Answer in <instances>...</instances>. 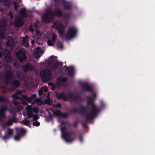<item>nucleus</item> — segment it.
<instances>
[{
    "label": "nucleus",
    "instance_id": "11",
    "mask_svg": "<svg viewBox=\"0 0 155 155\" xmlns=\"http://www.w3.org/2000/svg\"><path fill=\"white\" fill-rule=\"evenodd\" d=\"M77 29L74 27L70 28L67 33V36L72 38L75 36L77 33Z\"/></svg>",
    "mask_w": 155,
    "mask_h": 155
},
{
    "label": "nucleus",
    "instance_id": "19",
    "mask_svg": "<svg viewBox=\"0 0 155 155\" xmlns=\"http://www.w3.org/2000/svg\"><path fill=\"white\" fill-rule=\"evenodd\" d=\"M23 68L24 71L27 70H31L33 69L34 67L32 65L30 64L25 65L23 67Z\"/></svg>",
    "mask_w": 155,
    "mask_h": 155
},
{
    "label": "nucleus",
    "instance_id": "20",
    "mask_svg": "<svg viewBox=\"0 0 155 155\" xmlns=\"http://www.w3.org/2000/svg\"><path fill=\"white\" fill-rule=\"evenodd\" d=\"M54 114L57 116H61L62 117L65 118L67 117V115L65 113L62 114L61 113L59 110L54 111Z\"/></svg>",
    "mask_w": 155,
    "mask_h": 155
},
{
    "label": "nucleus",
    "instance_id": "59",
    "mask_svg": "<svg viewBox=\"0 0 155 155\" xmlns=\"http://www.w3.org/2000/svg\"><path fill=\"white\" fill-rule=\"evenodd\" d=\"M10 17L11 18H12L13 17L11 15H10Z\"/></svg>",
    "mask_w": 155,
    "mask_h": 155
},
{
    "label": "nucleus",
    "instance_id": "13",
    "mask_svg": "<svg viewBox=\"0 0 155 155\" xmlns=\"http://www.w3.org/2000/svg\"><path fill=\"white\" fill-rule=\"evenodd\" d=\"M5 60L8 62H10L12 60V58L10 52L7 49L4 51Z\"/></svg>",
    "mask_w": 155,
    "mask_h": 155
},
{
    "label": "nucleus",
    "instance_id": "60",
    "mask_svg": "<svg viewBox=\"0 0 155 155\" xmlns=\"http://www.w3.org/2000/svg\"><path fill=\"white\" fill-rule=\"evenodd\" d=\"M14 90V89H10V91H12V90Z\"/></svg>",
    "mask_w": 155,
    "mask_h": 155
},
{
    "label": "nucleus",
    "instance_id": "52",
    "mask_svg": "<svg viewBox=\"0 0 155 155\" xmlns=\"http://www.w3.org/2000/svg\"><path fill=\"white\" fill-rule=\"evenodd\" d=\"M96 96H97V95L96 94H93V97H94V98H96Z\"/></svg>",
    "mask_w": 155,
    "mask_h": 155
},
{
    "label": "nucleus",
    "instance_id": "63",
    "mask_svg": "<svg viewBox=\"0 0 155 155\" xmlns=\"http://www.w3.org/2000/svg\"><path fill=\"white\" fill-rule=\"evenodd\" d=\"M1 20H0V23H1Z\"/></svg>",
    "mask_w": 155,
    "mask_h": 155
},
{
    "label": "nucleus",
    "instance_id": "6",
    "mask_svg": "<svg viewBox=\"0 0 155 155\" xmlns=\"http://www.w3.org/2000/svg\"><path fill=\"white\" fill-rule=\"evenodd\" d=\"M17 57L21 62L26 59L25 50L21 48L16 53Z\"/></svg>",
    "mask_w": 155,
    "mask_h": 155
},
{
    "label": "nucleus",
    "instance_id": "5",
    "mask_svg": "<svg viewBox=\"0 0 155 155\" xmlns=\"http://www.w3.org/2000/svg\"><path fill=\"white\" fill-rule=\"evenodd\" d=\"M41 76L42 79L45 81H49L51 77L50 71L48 69H44L41 72Z\"/></svg>",
    "mask_w": 155,
    "mask_h": 155
},
{
    "label": "nucleus",
    "instance_id": "23",
    "mask_svg": "<svg viewBox=\"0 0 155 155\" xmlns=\"http://www.w3.org/2000/svg\"><path fill=\"white\" fill-rule=\"evenodd\" d=\"M31 103L32 104H36L38 105H40L42 104V102L40 99L36 98L35 100V101H33L32 103Z\"/></svg>",
    "mask_w": 155,
    "mask_h": 155
},
{
    "label": "nucleus",
    "instance_id": "57",
    "mask_svg": "<svg viewBox=\"0 0 155 155\" xmlns=\"http://www.w3.org/2000/svg\"><path fill=\"white\" fill-rule=\"evenodd\" d=\"M2 126H3V128H4V129H5V127L4 126V125H2Z\"/></svg>",
    "mask_w": 155,
    "mask_h": 155
},
{
    "label": "nucleus",
    "instance_id": "16",
    "mask_svg": "<svg viewBox=\"0 0 155 155\" xmlns=\"http://www.w3.org/2000/svg\"><path fill=\"white\" fill-rule=\"evenodd\" d=\"M67 80V78L65 77H59L57 81V84L58 86H60Z\"/></svg>",
    "mask_w": 155,
    "mask_h": 155
},
{
    "label": "nucleus",
    "instance_id": "7",
    "mask_svg": "<svg viewBox=\"0 0 155 155\" xmlns=\"http://www.w3.org/2000/svg\"><path fill=\"white\" fill-rule=\"evenodd\" d=\"M15 130L18 134L17 135L14 136V138L15 140H19L21 136L23 135L27 131L25 129L22 128L19 129V132L18 131V128H16Z\"/></svg>",
    "mask_w": 155,
    "mask_h": 155
},
{
    "label": "nucleus",
    "instance_id": "18",
    "mask_svg": "<svg viewBox=\"0 0 155 155\" xmlns=\"http://www.w3.org/2000/svg\"><path fill=\"white\" fill-rule=\"evenodd\" d=\"M48 66L52 70H55L57 66L56 62L54 61H50Z\"/></svg>",
    "mask_w": 155,
    "mask_h": 155
},
{
    "label": "nucleus",
    "instance_id": "43",
    "mask_svg": "<svg viewBox=\"0 0 155 155\" xmlns=\"http://www.w3.org/2000/svg\"><path fill=\"white\" fill-rule=\"evenodd\" d=\"M4 100V97L2 96L0 97V101H2Z\"/></svg>",
    "mask_w": 155,
    "mask_h": 155
},
{
    "label": "nucleus",
    "instance_id": "34",
    "mask_svg": "<svg viewBox=\"0 0 155 155\" xmlns=\"http://www.w3.org/2000/svg\"><path fill=\"white\" fill-rule=\"evenodd\" d=\"M33 124L34 126H38L39 125L40 123L38 121H35L33 123Z\"/></svg>",
    "mask_w": 155,
    "mask_h": 155
},
{
    "label": "nucleus",
    "instance_id": "2",
    "mask_svg": "<svg viewBox=\"0 0 155 155\" xmlns=\"http://www.w3.org/2000/svg\"><path fill=\"white\" fill-rule=\"evenodd\" d=\"M22 92L20 91H17L13 95V97L14 99V101L13 103L15 105H17L21 103L23 104L27 105V103L25 101V99L23 98L22 96L21 97H19V96L21 95Z\"/></svg>",
    "mask_w": 155,
    "mask_h": 155
},
{
    "label": "nucleus",
    "instance_id": "9",
    "mask_svg": "<svg viewBox=\"0 0 155 155\" xmlns=\"http://www.w3.org/2000/svg\"><path fill=\"white\" fill-rule=\"evenodd\" d=\"M43 51L40 48L37 47L34 50L33 54L34 57L36 58H39L42 55Z\"/></svg>",
    "mask_w": 155,
    "mask_h": 155
},
{
    "label": "nucleus",
    "instance_id": "61",
    "mask_svg": "<svg viewBox=\"0 0 155 155\" xmlns=\"http://www.w3.org/2000/svg\"><path fill=\"white\" fill-rule=\"evenodd\" d=\"M83 108L84 110H85V108L84 107H83Z\"/></svg>",
    "mask_w": 155,
    "mask_h": 155
},
{
    "label": "nucleus",
    "instance_id": "42",
    "mask_svg": "<svg viewBox=\"0 0 155 155\" xmlns=\"http://www.w3.org/2000/svg\"><path fill=\"white\" fill-rule=\"evenodd\" d=\"M61 104H58L55 105H54V106L56 107H61Z\"/></svg>",
    "mask_w": 155,
    "mask_h": 155
},
{
    "label": "nucleus",
    "instance_id": "21",
    "mask_svg": "<svg viewBox=\"0 0 155 155\" xmlns=\"http://www.w3.org/2000/svg\"><path fill=\"white\" fill-rule=\"evenodd\" d=\"M83 87L86 91H92V89L91 87L87 84H84Z\"/></svg>",
    "mask_w": 155,
    "mask_h": 155
},
{
    "label": "nucleus",
    "instance_id": "53",
    "mask_svg": "<svg viewBox=\"0 0 155 155\" xmlns=\"http://www.w3.org/2000/svg\"><path fill=\"white\" fill-rule=\"evenodd\" d=\"M2 53L0 51V57H1L2 56Z\"/></svg>",
    "mask_w": 155,
    "mask_h": 155
},
{
    "label": "nucleus",
    "instance_id": "15",
    "mask_svg": "<svg viewBox=\"0 0 155 155\" xmlns=\"http://www.w3.org/2000/svg\"><path fill=\"white\" fill-rule=\"evenodd\" d=\"M15 44L14 39H10L6 43L7 47L11 49H12L14 48Z\"/></svg>",
    "mask_w": 155,
    "mask_h": 155
},
{
    "label": "nucleus",
    "instance_id": "48",
    "mask_svg": "<svg viewBox=\"0 0 155 155\" xmlns=\"http://www.w3.org/2000/svg\"><path fill=\"white\" fill-rule=\"evenodd\" d=\"M50 93L49 92L48 93L47 96V98H50L49 97H50Z\"/></svg>",
    "mask_w": 155,
    "mask_h": 155
},
{
    "label": "nucleus",
    "instance_id": "64",
    "mask_svg": "<svg viewBox=\"0 0 155 155\" xmlns=\"http://www.w3.org/2000/svg\"><path fill=\"white\" fill-rule=\"evenodd\" d=\"M22 39H25V38H22Z\"/></svg>",
    "mask_w": 155,
    "mask_h": 155
},
{
    "label": "nucleus",
    "instance_id": "56",
    "mask_svg": "<svg viewBox=\"0 0 155 155\" xmlns=\"http://www.w3.org/2000/svg\"><path fill=\"white\" fill-rule=\"evenodd\" d=\"M5 22H4L3 23V26H5Z\"/></svg>",
    "mask_w": 155,
    "mask_h": 155
},
{
    "label": "nucleus",
    "instance_id": "36",
    "mask_svg": "<svg viewBox=\"0 0 155 155\" xmlns=\"http://www.w3.org/2000/svg\"><path fill=\"white\" fill-rule=\"evenodd\" d=\"M9 137L8 135H5L3 137V139L4 140H6Z\"/></svg>",
    "mask_w": 155,
    "mask_h": 155
},
{
    "label": "nucleus",
    "instance_id": "1",
    "mask_svg": "<svg viewBox=\"0 0 155 155\" xmlns=\"http://www.w3.org/2000/svg\"><path fill=\"white\" fill-rule=\"evenodd\" d=\"M87 104L90 105L91 110L87 112L85 114V116L87 120H91L95 117L97 115L98 110L96 106L92 102L91 99L90 98L88 100Z\"/></svg>",
    "mask_w": 155,
    "mask_h": 155
},
{
    "label": "nucleus",
    "instance_id": "30",
    "mask_svg": "<svg viewBox=\"0 0 155 155\" xmlns=\"http://www.w3.org/2000/svg\"><path fill=\"white\" fill-rule=\"evenodd\" d=\"M8 135H11L13 134V131L12 130L10 129H8L7 130Z\"/></svg>",
    "mask_w": 155,
    "mask_h": 155
},
{
    "label": "nucleus",
    "instance_id": "26",
    "mask_svg": "<svg viewBox=\"0 0 155 155\" xmlns=\"http://www.w3.org/2000/svg\"><path fill=\"white\" fill-rule=\"evenodd\" d=\"M21 123L27 126H28V124L29 123V121L26 119L21 121Z\"/></svg>",
    "mask_w": 155,
    "mask_h": 155
},
{
    "label": "nucleus",
    "instance_id": "22",
    "mask_svg": "<svg viewBox=\"0 0 155 155\" xmlns=\"http://www.w3.org/2000/svg\"><path fill=\"white\" fill-rule=\"evenodd\" d=\"M11 84L16 88L19 86L20 83L18 80H14L11 82Z\"/></svg>",
    "mask_w": 155,
    "mask_h": 155
},
{
    "label": "nucleus",
    "instance_id": "55",
    "mask_svg": "<svg viewBox=\"0 0 155 155\" xmlns=\"http://www.w3.org/2000/svg\"><path fill=\"white\" fill-rule=\"evenodd\" d=\"M28 36H26L25 37V39H28Z\"/></svg>",
    "mask_w": 155,
    "mask_h": 155
},
{
    "label": "nucleus",
    "instance_id": "49",
    "mask_svg": "<svg viewBox=\"0 0 155 155\" xmlns=\"http://www.w3.org/2000/svg\"><path fill=\"white\" fill-rule=\"evenodd\" d=\"M56 38V35L54 34H53V39H55Z\"/></svg>",
    "mask_w": 155,
    "mask_h": 155
},
{
    "label": "nucleus",
    "instance_id": "10",
    "mask_svg": "<svg viewBox=\"0 0 155 155\" xmlns=\"http://www.w3.org/2000/svg\"><path fill=\"white\" fill-rule=\"evenodd\" d=\"M54 15L51 12H49L46 14L43 15L42 16V19L45 22H49L48 20L50 19Z\"/></svg>",
    "mask_w": 155,
    "mask_h": 155
},
{
    "label": "nucleus",
    "instance_id": "31",
    "mask_svg": "<svg viewBox=\"0 0 155 155\" xmlns=\"http://www.w3.org/2000/svg\"><path fill=\"white\" fill-rule=\"evenodd\" d=\"M13 122V121L12 120H9L7 121L6 124L7 125L10 126L12 124Z\"/></svg>",
    "mask_w": 155,
    "mask_h": 155
},
{
    "label": "nucleus",
    "instance_id": "38",
    "mask_svg": "<svg viewBox=\"0 0 155 155\" xmlns=\"http://www.w3.org/2000/svg\"><path fill=\"white\" fill-rule=\"evenodd\" d=\"M61 14V12L60 10L57 11L55 15H60Z\"/></svg>",
    "mask_w": 155,
    "mask_h": 155
},
{
    "label": "nucleus",
    "instance_id": "62",
    "mask_svg": "<svg viewBox=\"0 0 155 155\" xmlns=\"http://www.w3.org/2000/svg\"><path fill=\"white\" fill-rule=\"evenodd\" d=\"M51 61V58H50V61Z\"/></svg>",
    "mask_w": 155,
    "mask_h": 155
},
{
    "label": "nucleus",
    "instance_id": "3",
    "mask_svg": "<svg viewBox=\"0 0 155 155\" xmlns=\"http://www.w3.org/2000/svg\"><path fill=\"white\" fill-rule=\"evenodd\" d=\"M26 110L27 111V115L28 118H30L33 117V118L35 120L37 119L38 118L37 115H34L32 113H38V108L32 107L31 105H28L26 108Z\"/></svg>",
    "mask_w": 155,
    "mask_h": 155
},
{
    "label": "nucleus",
    "instance_id": "35",
    "mask_svg": "<svg viewBox=\"0 0 155 155\" xmlns=\"http://www.w3.org/2000/svg\"><path fill=\"white\" fill-rule=\"evenodd\" d=\"M13 3L14 5V7L15 10H17V8L18 7V5H17V4L15 2H13Z\"/></svg>",
    "mask_w": 155,
    "mask_h": 155
},
{
    "label": "nucleus",
    "instance_id": "44",
    "mask_svg": "<svg viewBox=\"0 0 155 155\" xmlns=\"http://www.w3.org/2000/svg\"><path fill=\"white\" fill-rule=\"evenodd\" d=\"M37 23H38L36 22V23H35L34 24V26L35 28H37Z\"/></svg>",
    "mask_w": 155,
    "mask_h": 155
},
{
    "label": "nucleus",
    "instance_id": "12",
    "mask_svg": "<svg viewBox=\"0 0 155 155\" xmlns=\"http://www.w3.org/2000/svg\"><path fill=\"white\" fill-rule=\"evenodd\" d=\"M7 110L6 105L1 106L0 108V120L2 118L5 117V112Z\"/></svg>",
    "mask_w": 155,
    "mask_h": 155
},
{
    "label": "nucleus",
    "instance_id": "51",
    "mask_svg": "<svg viewBox=\"0 0 155 155\" xmlns=\"http://www.w3.org/2000/svg\"><path fill=\"white\" fill-rule=\"evenodd\" d=\"M80 141L81 142H82L83 141V138H82V137H80Z\"/></svg>",
    "mask_w": 155,
    "mask_h": 155
},
{
    "label": "nucleus",
    "instance_id": "39",
    "mask_svg": "<svg viewBox=\"0 0 155 155\" xmlns=\"http://www.w3.org/2000/svg\"><path fill=\"white\" fill-rule=\"evenodd\" d=\"M40 39H37L36 41V43L39 45H42V44L41 42H40L39 40Z\"/></svg>",
    "mask_w": 155,
    "mask_h": 155
},
{
    "label": "nucleus",
    "instance_id": "47",
    "mask_svg": "<svg viewBox=\"0 0 155 155\" xmlns=\"http://www.w3.org/2000/svg\"><path fill=\"white\" fill-rule=\"evenodd\" d=\"M51 84L52 85V87L51 88V89L52 90H53L55 89V87H53V86H54V85L53 84Z\"/></svg>",
    "mask_w": 155,
    "mask_h": 155
},
{
    "label": "nucleus",
    "instance_id": "29",
    "mask_svg": "<svg viewBox=\"0 0 155 155\" xmlns=\"http://www.w3.org/2000/svg\"><path fill=\"white\" fill-rule=\"evenodd\" d=\"M25 9H22L20 12V15H22L23 17H25Z\"/></svg>",
    "mask_w": 155,
    "mask_h": 155
},
{
    "label": "nucleus",
    "instance_id": "4",
    "mask_svg": "<svg viewBox=\"0 0 155 155\" xmlns=\"http://www.w3.org/2000/svg\"><path fill=\"white\" fill-rule=\"evenodd\" d=\"M65 130L66 129L64 127H62L61 129L62 134L64 135L65 140L67 143L72 142L75 138L74 134L73 133L68 132L66 131Z\"/></svg>",
    "mask_w": 155,
    "mask_h": 155
},
{
    "label": "nucleus",
    "instance_id": "33",
    "mask_svg": "<svg viewBox=\"0 0 155 155\" xmlns=\"http://www.w3.org/2000/svg\"><path fill=\"white\" fill-rule=\"evenodd\" d=\"M18 78H21V76L22 75V74L21 72L20 71H18L17 73Z\"/></svg>",
    "mask_w": 155,
    "mask_h": 155
},
{
    "label": "nucleus",
    "instance_id": "8",
    "mask_svg": "<svg viewBox=\"0 0 155 155\" xmlns=\"http://www.w3.org/2000/svg\"><path fill=\"white\" fill-rule=\"evenodd\" d=\"M13 74L11 70L7 71L5 73V76L4 79V81L5 83H8L12 79Z\"/></svg>",
    "mask_w": 155,
    "mask_h": 155
},
{
    "label": "nucleus",
    "instance_id": "41",
    "mask_svg": "<svg viewBox=\"0 0 155 155\" xmlns=\"http://www.w3.org/2000/svg\"><path fill=\"white\" fill-rule=\"evenodd\" d=\"M29 30L30 31H33V28H32V26H30L29 27Z\"/></svg>",
    "mask_w": 155,
    "mask_h": 155
},
{
    "label": "nucleus",
    "instance_id": "28",
    "mask_svg": "<svg viewBox=\"0 0 155 155\" xmlns=\"http://www.w3.org/2000/svg\"><path fill=\"white\" fill-rule=\"evenodd\" d=\"M36 34L37 35L36 36V38H40V36L41 35V34L38 30H37L36 31Z\"/></svg>",
    "mask_w": 155,
    "mask_h": 155
},
{
    "label": "nucleus",
    "instance_id": "46",
    "mask_svg": "<svg viewBox=\"0 0 155 155\" xmlns=\"http://www.w3.org/2000/svg\"><path fill=\"white\" fill-rule=\"evenodd\" d=\"M58 30L59 31V33H61L62 32V31H61V29H60V28H58Z\"/></svg>",
    "mask_w": 155,
    "mask_h": 155
},
{
    "label": "nucleus",
    "instance_id": "17",
    "mask_svg": "<svg viewBox=\"0 0 155 155\" xmlns=\"http://www.w3.org/2000/svg\"><path fill=\"white\" fill-rule=\"evenodd\" d=\"M24 23L22 18H18L16 19L15 20V24L16 26H20L22 25Z\"/></svg>",
    "mask_w": 155,
    "mask_h": 155
},
{
    "label": "nucleus",
    "instance_id": "54",
    "mask_svg": "<svg viewBox=\"0 0 155 155\" xmlns=\"http://www.w3.org/2000/svg\"><path fill=\"white\" fill-rule=\"evenodd\" d=\"M34 42H35V41H34V40H33V41H31V44H33L34 43Z\"/></svg>",
    "mask_w": 155,
    "mask_h": 155
},
{
    "label": "nucleus",
    "instance_id": "32",
    "mask_svg": "<svg viewBox=\"0 0 155 155\" xmlns=\"http://www.w3.org/2000/svg\"><path fill=\"white\" fill-rule=\"evenodd\" d=\"M57 45L59 48H63V45L60 42H57Z\"/></svg>",
    "mask_w": 155,
    "mask_h": 155
},
{
    "label": "nucleus",
    "instance_id": "24",
    "mask_svg": "<svg viewBox=\"0 0 155 155\" xmlns=\"http://www.w3.org/2000/svg\"><path fill=\"white\" fill-rule=\"evenodd\" d=\"M21 42L23 45L25 47H27L29 45V42L27 39H22Z\"/></svg>",
    "mask_w": 155,
    "mask_h": 155
},
{
    "label": "nucleus",
    "instance_id": "58",
    "mask_svg": "<svg viewBox=\"0 0 155 155\" xmlns=\"http://www.w3.org/2000/svg\"><path fill=\"white\" fill-rule=\"evenodd\" d=\"M22 107H20V110H21V109H22Z\"/></svg>",
    "mask_w": 155,
    "mask_h": 155
},
{
    "label": "nucleus",
    "instance_id": "27",
    "mask_svg": "<svg viewBox=\"0 0 155 155\" xmlns=\"http://www.w3.org/2000/svg\"><path fill=\"white\" fill-rule=\"evenodd\" d=\"M45 102L48 104H52V101L50 98H47L45 100Z\"/></svg>",
    "mask_w": 155,
    "mask_h": 155
},
{
    "label": "nucleus",
    "instance_id": "45",
    "mask_svg": "<svg viewBox=\"0 0 155 155\" xmlns=\"http://www.w3.org/2000/svg\"><path fill=\"white\" fill-rule=\"evenodd\" d=\"M73 110H74V112H77L79 111V110L77 108L74 109Z\"/></svg>",
    "mask_w": 155,
    "mask_h": 155
},
{
    "label": "nucleus",
    "instance_id": "25",
    "mask_svg": "<svg viewBox=\"0 0 155 155\" xmlns=\"http://www.w3.org/2000/svg\"><path fill=\"white\" fill-rule=\"evenodd\" d=\"M55 39H48L47 43L48 45L49 46H53L55 42Z\"/></svg>",
    "mask_w": 155,
    "mask_h": 155
},
{
    "label": "nucleus",
    "instance_id": "14",
    "mask_svg": "<svg viewBox=\"0 0 155 155\" xmlns=\"http://www.w3.org/2000/svg\"><path fill=\"white\" fill-rule=\"evenodd\" d=\"M36 97V95L35 94H33L31 95L30 97H27V96L24 95V96H23V98L25 99V101L27 103V101H28L29 103H32V102L33 101L32 100L35 98Z\"/></svg>",
    "mask_w": 155,
    "mask_h": 155
},
{
    "label": "nucleus",
    "instance_id": "50",
    "mask_svg": "<svg viewBox=\"0 0 155 155\" xmlns=\"http://www.w3.org/2000/svg\"><path fill=\"white\" fill-rule=\"evenodd\" d=\"M65 96L63 94H61V97H64Z\"/></svg>",
    "mask_w": 155,
    "mask_h": 155
},
{
    "label": "nucleus",
    "instance_id": "37",
    "mask_svg": "<svg viewBox=\"0 0 155 155\" xmlns=\"http://www.w3.org/2000/svg\"><path fill=\"white\" fill-rule=\"evenodd\" d=\"M41 89H42V91L45 92H47L48 91V89L46 87H42L41 88Z\"/></svg>",
    "mask_w": 155,
    "mask_h": 155
},
{
    "label": "nucleus",
    "instance_id": "40",
    "mask_svg": "<svg viewBox=\"0 0 155 155\" xmlns=\"http://www.w3.org/2000/svg\"><path fill=\"white\" fill-rule=\"evenodd\" d=\"M43 91H42L41 88L38 91V93L40 95H42L43 94Z\"/></svg>",
    "mask_w": 155,
    "mask_h": 155
}]
</instances>
